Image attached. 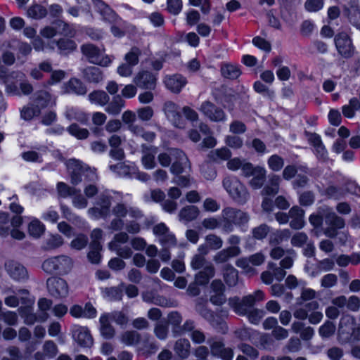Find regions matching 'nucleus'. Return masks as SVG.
<instances>
[{"instance_id": "obj_38", "label": "nucleus", "mask_w": 360, "mask_h": 360, "mask_svg": "<svg viewBox=\"0 0 360 360\" xmlns=\"http://www.w3.org/2000/svg\"><path fill=\"white\" fill-rule=\"evenodd\" d=\"M224 278L227 285H236L238 279V271L231 265H226L224 267Z\"/></svg>"}, {"instance_id": "obj_45", "label": "nucleus", "mask_w": 360, "mask_h": 360, "mask_svg": "<svg viewBox=\"0 0 360 360\" xmlns=\"http://www.w3.org/2000/svg\"><path fill=\"white\" fill-rule=\"evenodd\" d=\"M229 303L234 311L239 315H247L251 310L248 306L243 304V301L238 298L230 299Z\"/></svg>"}, {"instance_id": "obj_40", "label": "nucleus", "mask_w": 360, "mask_h": 360, "mask_svg": "<svg viewBox=\"0 0 360 360\" xmlns=\"http://www.w3.org/2000/svg\"><path fill=\"white\" fill-rule=\"evenodd\" d=\"M221 75L231 79H237L241 74L240 69L233 64H224L221 68Z\"/></svg>"}, {"instance_id": "obj_8", "label": "nucleus", "mask_w": 360, "mask_h": 360, "mask_svg": "<svg viewBox=\"0 0 360 360\" xmlns=\"http://www.w3.org/2000/svg\"><path fill=\"white\" fill-rule=\"evenodd\" d=\"M111 197L104 193L101 194L96 201V205L88 210L89 214L94 219H105L110 215Z\"/></svg>"}, {"instance_id": "obj_18", "label": "nucleus", "mask_w": 360, "mask_h": 360, "mask_svg": "<svg viewBox=\"0 0 360 360\" xmlns=\"http://www.w3.org/2000/svg\"><path fill=\"white\" fill-rule=\"evenodd\" d=\"M74 340L81 346L84 347H90L94 342L93 338L89 330L86 327L75 326L72 331Z\"/></svg>"}, {"instance_id": "obj_43", "label": "nucleus", "mask_w": 360, "mask_h": 360, "mask_svg": "<svg viewBox=\"0 0 360 360\" xmlns=\"http://www.w3.org/2000/svg\"><path fill=\"white\" fill-rule=\"evenodd\" d=\"M56 45L62 54H68L77 48L76 43L71 39H61L56 42Z\"/></svg>"}, {"instance_id": "obj_31", "label": "nucleus", "mask_w": 360, "mask_h": 360, "mask_svg": "<svg viewBox=\"0 0 360 360\" xmlns=\"http://www.w3.org/2000/svg\"><path fill=\"white\" fill-rule=\"evenodd\" d=\"M52 101V96L49 92L45 90H40L34 94V105L40 109L46 108Z\"/></svg>"}, {"instance_id": "obj_16", "label": "nucleus", "mask_w": 360, "mask_h": 360, "mask_svg": "<svg viewBox=\"0 0 360 360\" xmlns=\"http://www.w3.org/2000/svg\"><path fill=\"white\" fill-rule=\"evenodd\" d=\"M141 163L146 169H152L155 165V155L158 150V148L147 144L141 145Z\"/></svg>"}, {"instance_id": "obj_3", "label": "nucleus", "mask_w": 360, "mask_h": 360, "mask_svg": "<svg viewBox=\"0 0 360 360\" xmlns=\"http://www.w3.org/2000/svg\"><path fill=\"white\" fill-rule=\"evenodd\" d=\"M73 265L74 262L71 257L67 255H59L44 260L41 268L49 274L65 275L72 270Z\"/></svg>"}, {"instance_id": "obj_42", "label": "nucleus", "mask_w": 360, "mask_h": 360, "mask_svg": "<svg viewBox=\"0 0 360 360\" xmlns=\"http://www.w3.org/2000/svg\"><path fill=\"white\" fill-rule=\"evenodd\" d=\"M44 225L39 219H34L29 224V233L34 238H39L44 233Z\"/></svg>"}, {"instance_id": "obj_50", "label": "nucleus", "mask_w": 360, "mask_h": 360, "mask_svg": "<svg viewBox=\"0 0 360 360\" xmlns=\"http://www.w3.org/2000/svg\"><path fill=\"white\" fill-rule=\"evenodd\" d=\"M101 245L97 243H90V251L87 255V257L92 264H98L101 260L100 251Z\"/></svg>"}, {"instance_id": "obj_27", "label": "nucleus", "mask_w": 360, "mask_h": 360, "mask_svg": "<svg viewBox=\"0 0 360 360\" xmlns=\"http://www.w3.org/2000/svg\"><path fill=\"white\" fill-rule=\"evenodd\" d=\"M175 354L181 359H187L191 354V343L186 338H180L174 345Z\"/></svg>"}, {"instance_id": "obj_6", "label": "nucleus", "mask_w": 360, "mask_h": 360, "mask_svg": "<svg viewBox=\"0 0 360 360\" xmlns=\"http://www.w3.org/2000/svg\"><path fill=\"white\" fill-rule=\"evenodd\" d=\"M70 176V182L73 185H77L82 181V176L88 177L91 176L92 179L96 176L86 165H84L79 160L75 159L69 160L66 163Z\"/></svg>"}, {"instance_id": "obj_57", "label": "nucleus", "mask_w": 360, "mask_h": 360, "mask_svg": "<svg viewBox=\"0 0 360 360\" xmlns=\"http://www.w3.org/2000/svg\"><path fill=\"white\" fill-rule=\"evenodd\" d=\"M167 319L169 323L171 324L173 327V333H178V330L179 329L180 325L183 320L181 314L176 311H172L168 314Z\"/></svg>"}, {"instance_id": "obj_33", "label": "nucleus", "mask_w": 360, "mask_h": 360, "mask_svg": "<svg viewBox=\"0 0 360 360\" xmlns=\"http://www.w3.org/2000/svg\"><path fill=\"white\" fill-rule=\"evenodd\" d=\"M124 101L121 98L120 96H114L112 100L109 103L105 110L109 115L115 116L119 115L122 109L124 107Z\"/></svg>"}, {"instance_id": "obj_55", "label": "nucleus", "mask_w": 360, "mask_h": 360, "mask_svg": "<svg viewBox=\"0 0 360 360\" xmlns=\"http://www.w3.org/2000/svg\"><path fill=\"white\" fill-rule=\"evenodd\" d=\"M141 52L139 48L132 47L130 51L128 52L124 56L126 63L134 67L136 65L139 63V56L141 55Z\"/></svg>"}, {"instance_id": "obj_44", "label": "nucleus", "mask_w": 360, "mask_h": 360, "mask_svg": "<svg viewBox=\"0 0 360 360\" xmlns=\"http://www.w3.org/2000/svg\"><path fill=\"white\" fill-rule=\"evenodd\" d=\"M264 292L260 290H257L253 294L243 297L241 300L243 304L248 306L251 309L257 302L264 300Z\"/></svg>"}, {"instance_id": "obj_30", "label": "nucleus", "mask_w": 360, "mask_h": 360, "mask_svg": "<svg viewBox=\"0 0 360 360\" xmlns=\"http://www.w3.org/2000/svg\"><path fill=\"white\" fill-rule=\"evenodd\" d=\"M99 322L101 324V333L105 339H111L115 334L113 326L110 323L109 316L102 314L100 317Z\"/></svg>"}, {"instance_id": "obj_29", "label": "nucleus", "mask_w": 360, "mask_h": 360, "mask_svg": "<svg viewBox=\"0 0 360 360\" xmlns=\"http://www.w3.org/2000/svg\"><path fill=\"white\" fill-rule=\"evenodd\" d=\"M215 269L212 264H207L202 271L195 276V280L199 285H206L214 276Z\"/></svg>"}, {"instance_id": "obj_52", "label": "nucleus", "mask_w": 360, "mask_h": 360, "mask_svg": "<svg viewBox=\"0 0 360 360\" xmlns=\"http://www.w3.org/2000/svg\"><path fill=\"white\" fill-rule=\"evenodd\" d=\"M202 226L207 230H214L219 228L222 229V217L218 219L214 217H210L202 221Z\"/></svg>"}, {"instance_id": "obj_35", "label": "nucleus", "mask_w": 360, "mask_h": 360, "mask_svg": "<svg viewBox=\"0 0 360 360\" xmlns=\"http://www.w3.org/2000/svg\"><path fill=\"white\" fill-rule=\"evenodd\" d=\"M305 308H298L293 312V316L298 320H305L308 319L309 311L317 310L319 307V304L316 301H311L305 304Z\"/></svg>"}, {"instance_id": "obj_4", "label": "nucleus", "mask_w": 360, "mask_h": 360, "mask_svg": "<svg viewBox=\"0 0 360 360\" xmlns=\"http://www.w3.org/2000/svg\"><path fill=\"white\" fill-rule=\"evenodd\" d=\"M223 186L231 198L240 205L245 204L250 193L247 187L236 177H226L223 180Z\"/></svg>"}, {"instance_id": "obj_2", "label": "nucleus", "mask_w": 360, "mask_h": 360, "mask_svg": "<svg viewBox=\"0 0 360 360\" xmlns=\"http://www.w3.org/2000/svg\"><path fill=\"white\" fill-rule=\"evenodd\" d=\"M222 217V232L229 233L234 230V226H246L250 217L249 214L240 209L226 207L221 211Z\"/></svg>"}, {"instance_id": "obj_58", "label": "nucleus", "mask_w": 360, "mask_h": 360, "mask_svg": "<svg viewBox=\"0 0 360 360\" xmlns=\"http://www.w3.org/2000/svg\"><path fill=\"white\" fill-rule=\"evenodd\" d=\"M201 174L207 180H212L217 176L214 167L209 162H203L200 166Z\"/></svg>"}, {"instance_id": "obj_5", "label": "nucleus", "mask_w": 360, "mask_h": 360, "mask_svg": "<svg viewBox=\"0 0 360 360\" xmlns=\"http://www.w3.org/2000/svg\"><path fill=\"white\" fill-rule=\"evenodd\" d=\"M81 51L90 63L102 67H108L112 60L110 56L103 55L105 49H101L93 44H83L81 46Z\"/></svg>"}, {"instance_id": "obj_1", "label": "nucleus", "mask_w": 360, "mask_h": 360, "mask_svg": "<svg viewBox=\"0 0 360 360\" xmlns=\"http://www.w3.org/2000/svg\"><path fill=\"white\" fill-rule=\"evenodd\" d=\"M115 218L111 220L107 229L111 232L122 231L124 228L123 218L129 216L131 219L139 220L144 216L143 212L137 207L129 206L122 202L115 204L111 209Z\"/></svg>"}, {"instance_id": "obj_9", "label": "nucleus", "mask_w": 360, "mask_h": 360, "mask_svg": "<svg viewBox=\"0 0 360 360\" xmlns=\"http://www.w3.org/2000/svg\"><path fill=\"white\" fill-rule=\"evenodd\" d=\"M49 293L56 299H63L69 294V285L67 281L59 277H50L46 281Z\"/></svg>"}, {"instance_id": "obj_32", "label": "nucleus", "mask_w": 360, "mask_h": 360, "mask_svg": "<svg viewBox=\"0 0 360 360\" xmlns=\"http://www.w3.org/2000/svg\"><path fill=\"white\" fill-rule=\"evenodd\" d=\"M266 171L264 168L257 166V169L252 175L249 184L253 189H259L262 187L266 181Z\"/></svg>"}, {"instance_id": "obj_11", "label": "nucleus", "mask_w": 360, "mask_h": 360, "mask_svg": "<svg viewBox=\"0 0 360 360\" xmlns=\"http://www.w3.org/2000/svg\"><path fill=\"white\" fill-rule=\"evenodd\" d=\"M200 110L212 122H220L226 120L225 112L210 101L203 102L200 108Z\"/></svg>"}, {"instance_id": "obj_12", "label": "nucleus", "mask_w": 360, "mask_h": 360, "mask_svg": "<svg viewBox=\"0 0 360 360\" xmlns=\"http://www.w3.org/2000/svg\"><path fill=\"white\" fill-rule=\"evenodd\" d=\"M5 269L13 280L24 282L29 278L27 269L20 263L10 260L5 263Z\"/></svg>"}, {"instance_id": "obj_46", "label": "nucleus", "mask_w": 360, "mask_h": 360, "mask_svg": "<svg viewBox=\"0 0 360 360\" xmlns=\"http://www.w3.org/2000/svg\"><path fill=\"white\" fill-rule=\"evenodd\" d=\"M68 131L78 139H86L89 136L87 129L81 128L77 124H72L68 129Z\"/></svg>"}, {"instance_id": "obj_7", "label": "nucleus", "mask_w": 360, "mask_h": 360, "mask_svg": "<svg viewBox=\"0 0 360 360\" xmlns=\"http://www.w3.org/2000/svg\"><path fill=\"white\" fill-rule=\"evenodd\" d=\"M119 231L115 234L112 240L108 243V248L110 250L115 252L120 257L129 259L133 255L132 249L128 245H122L129 241V236L127 232Z\"/></svg>"}, {"instance_id": "obj_14", "label": "nucleus", "mask_w": 360, "mask_h": 360, "mask_svg": "<svg viewBox=\"0 0 360 360\" xmlns=\"http://www.w3.org/2000/svg\"><path fill=\"white\" fill-rule=\"evenodd\" d=\"M162 110L172 124L179 128L183 127V119L179 111V106L171 101L163 104Z\"/></svg>"}, {"instance_id": "obj_36", "label": "nucleus", "mask_w": 360, "mask_h": 360, "mask_svg": "<svg viewBox=\"0 0 360 360\" xmlns=\"http://www.w3.org/2000/svg\"><path fill=\"white\" fill-rule=\"evenodd\" d=\"M291 236L289 229L277 230L269 236V244L271 245H278L283 241L288 240Z\"/></svg>"}, {"instance_id": "obj_13", "label": "nucleus", "mask_w": 360, "mask_h": 360, "mask_svg": "<svg viewBox=\"0 0 360 360\" xmlns=\"http://www.w3.org/2000/svg\"><path fill=\"white\" fill-rule=\"evenodd\" d=\"M335 43L339 53L345 58H350L354 53L349 37L345 32H341L335 36Z\"/></svg>"}, {"instance_id": "obj_17", "label": "nucleus", "mask_w": 360, "mask_h": 360, "mask_svg": "<svg viewBox=\"0 0 360 360\" xmlns=\"http://www.w3.org/2000/svg\"><path fill=\"white\" fill-rule=\"evenodd\" d=\"M171 155L176 159L171 167V172L173 174H179L182 173L186 168L190 167V162L186 154L181 150L172 149Z\"/></svg>"}, {"instance_id": "obj_28", "label": "nucleus", "mask_w": 360, "mask_h": 360, "mask_svg": "<svg viewBox=\"0 0 360 360\" xmlns=\"http://www.w3.org/2000/svg\"><path fill=\"white\" fill-rule=\"evenodd\" d=\"M281 178L279 176L273 174L269 176V183L261 191L263 196L275 195L279 191Z\"/></svg>"}, {"instance_id": "obj_62", "label": "nucleus", "mask_w": 360, "mask_h": 360, "mask_svg": "<svg viewBox=\"0 0 360 360\" xmlns=\"http://www.w3.org/2000/svg\"><path fill=\"white\" fill-rule=\"evenodd\" d=\"M207 343L210 345L212 355L217 357L225 347L224 344L221 341L214 340V338H210L207 340Z\"/></svg>"}, {"instance_id": "obj_63", "label": "nucleus", "mask_w": 360, "mask_h": 360, "mask_svg": "<svg viewBox=\"0 0 360 360\" xmlns=\"http://www.w3.org/2000/svg\"><path fill=\"white\" fill-rule=\"evenodd\" d=\"M238 347L244 354L248 356L252 360L257 359L259 356V352L257 349L250 345L242 343L240 344Z\"/></svg>"}, {"instance_id": "obj_39", "label": "nucleus", "mask_w": 360, "mask_h": 360, "mask_svg": "<svg viewBox=\"0 0 360 360\" xmlns=\"http://www.w3.org/2000/svg\"><path fill=\"white\" fill-rule=\"evenodd\" d=\"M360 109V102L356 98H352L349 100V104L342 107V114L347 118L354 117L355 111Z\"/></svg>"}, {"instance_id": "obj_26", "label": "nucleus", "mask_w": 360, "mask_h": 360, "mask_svg": "<svg viewBox=\"0 0 360 360\" xmlns=\"http://www.w3.org/2000/svg\"><path fill=\"white\" fill-rule=\"evenodd\" d=\"M82 77L90 83H99L103 79V72L98 67L89 66L82 70Z\"/></svg>"}, {"instance_id": "obj_47", "label": "nucleus", "mask_w": 360, "mask_h": 360, "mask_svg": "<svg viewBox=\"0 0 360 360\" xmlns=\"http://www.w3.org/2000/svg\"><path fill=\"white\" fill-rule=\"evenodd\" d=\"M27 13V15L32 18L41 19L46 15L47 10L41 5L35 4L28 8Z\"/></svg>"}, {"instance_id": "obj_49", "label": "nucleus", "mask_w": 360, "mask_h": 360, "mask_svg": "<svg viewBox=\"0 0 360 360\" xmlns=\"http://www.w3.org/2000/svg\"><path fill=\"white\" fill-rule=\"evenodd\" d=\"M205 240L211 250H219L223 245V240L221 238L214 233L207 235Z\"/></svg>"}, {"instance_id": "obj_24", "label": "nucleus", "mask_w": 360, "mask_h": 360, "mask_svg": "<svg viewBox=\"0 0 360 360\" xmlns=\"http://www.w3.org/2000/svg\"><path fill=\"white\" fill-rule=\"evenodd\" d=\"M63 89L65 94H75L77 95H84L87 92L86 86L77 78H71L68 82L64 83Z\"/></svg>"}, {"instance_id": "obj_23", "label": "nucleus", "mask_w": 360, "mask_h": 360, "mask_svg": "<svg viewBox=\"0 0 360 360\" xmlns=\"http://www.w3.org/2000/svg\"><path fill=\"white\" fill-rule=\"evenodd\" d=\"M321 213L324 216L326 223L338 229L344 228L345 223L344 219L338 216L330 208L324 206L321 209Z\"/></svg>"}, {"instance_id": "obj_61", "label": "nucleus", "mask_w": 360, "mask_h": 360, "mask_svg": "<svg viewBox=\"0 0 360 360\" xmlns=\"http://www.w3.org/2000/svg\"><path fill=\"white\" fill-rule=\"evenodd\" d=\"M57 191L58 195L62 198H67L68 196H72L76 192H77V189L75 187L69 186L68 184L63 182H58L57 184Z\"/></svg>"}, {"instance_id": "obj_25", "label": "nucleus", "mask_w": 360, "mask_h": 360, "mask_svg": "<svg viewBox=\"0 0 360 360\" xmlns=\"http://www.w3.org/2000/svg\"><path fill=\"white\" fill-rule=\"evenodd\" d=\"M241 253L240 247H228L219 251L213 257L216 264H223L230 259L238 256Z\"/></svg>"}, {"instance_id": "obj_10", "label": "nucleus", "mask_w": 360, "mask_h": 360, "mask_svg": "<svg viewBox=\"0 0 360 360\" xmlns=\"http://www.w3.org/2000/svg\"><path fill=\"white\" fill-rule=\"evenodd\" d=\"M133 82L140 89L151 91L156 87L157 77L150 71L141 70L134 77Z\"/></svg>"}, {"instance_id": "obj_64", "label": "nucleus", "mask_w": 360, "mask_h": 360, "mask_svg": "<svg viewBox=\"0 0 360 360\" xmlns=\"http://www.w3.org/2000/svg\"><path fill=\"white\" fill-rule=\"evenodd\" d=\"M268 165L273 171L278 172L283 167L284 161L281 157L273 155L268 160Z\"/></svg>"}, {"instance_id": "obj_51", "label": "nucleus", "mask_w": 360, "mask_h": 360, "mask_svg": "<svg viewBox=\"0 0 360 360\" xmlns=\"http://www.w3.org/2000/svg\"><path fill=\"white\" fill-rule=\"evenodd\" d=\"M102 292L110 300H120L122 296V290L118 287L105 288L102 289Z\"/></svg>"}, {"instance_id": "obj_34", "label": "nucleus", "mask_w": 360, "mask_h": 360, "mask_svg": "<svg viewBox=\"0 0 360 360\" xmlns=\"http://www.w3.org/2000/svg\"><path fill=\"white\" fill-rule=\"evenodd\" d=\"M200 211L198 208L193 205H188L183 207L179 213V220L186 222L195 220L199 215Z\"/></svg>"}, {"instance_id": "obj_15", "label": "nucleus", "mask_w": 360, "mask_h": 360, "mask_svg": "<svg viewBox=\"0 0 360 360\" xmlns=\"http://www.w3.org/2000/svg\"><path fill=\"white\" fill-rule=\"evenodd\" d=\"M343 13L352 24L360 29V4L358 0H349L343 6Z\"/></svg>"}, {"instance_id": "obj_59", "label": "nucleus", "mask_w": 360, "mask_h": 360, "mask_svg": "<svg viewBox=\"0 0 360 360\" xmlns=\"http://www.w3.org/2000/svg\"><path fill=\"white\" fill-rule=\"evenodd\" d=\"M335 325L330 321H326L319 330V335L323 338H328L332 336L335 331Z\"/></svg>"}, {"instance_id": "obj_54", "label": "nucleus", "mask_w": 360, "mask_h": 360, "mask_svg": "<svg viewBox=\"0 0 360 360\" xmlns=\"http://www.w3.org/2000/svg\"><path fill=\"white\" fill-rule=\"evenodd\" d=\"M41 110L35 105H27L22 108L20 114L21 117L25 120H30L34 117L39 115Z\"/></svg>"}, {"instance_id": "obj_37", "label": "nucleus", "mask_w": 360, "mask_h": 360, "mask_svg": "<svg viewBox=\"0 0 360 360\" xmlns=\"http://www.w3.org/2000/svg\"><path fill=\"white\" fill-rule=\"evenodd\" d=\"M89 100L91 103L101 106H104L108 103L110 101L109 96L104 91H94L88 95Z\"/></svg>"}, {"instance_id": "obj_60", "label": "nucleus", "mask_w": 360, "mask_h": 360, "mask_svg": "<svg viewBox=\"0 0 360 360\" xmlns=\"http://www.w3.org/2000/svg\"><path fill=\"white\" fill-rule=\"evenodd\" d=\"M72 202L73 206L78 209H84L88 205V200L81 193L79 189H77V192L72 195Z\"/></svg>"}, {"instance_id": "obj_41", "label": "nucleus", "mask_w": 360, "mask_h": 360, "mask_svg": "<svg viewBox=\"0 0 360 360\" xmlns=\"http://www.w3.org/2000/svg\"><path fill=\"white\" fill-rule=\"evenodd\" d=\"M141 335L134 330H128L124 332L121 336V342L127 345H134L140 342Z\"/></svg>"}, {"instance_id": "obj_20", "label": "nucleus", "mask_w": 360, "mask_h": 360, "mask_svg": "<svg viewBox=\"0 0 360 360\" xmlns=\"http://www.w3.org/2000/svg\"><path fill=\"white\" fill-rule=\"evenodd\" d=\"M356 324V319L354 316L344 313L342 314L339 322L338 337L341 341L344 334L349 335Z\"/></svg>"}, {"instance_id": "obj_19", "label": "nucleus", "mask_w": 360, "mask_h": 360, "mask_svg": "<svg viewBox=\"0 0 360 360\" xmlns=\"http://www.w3.org/2000/svg\"><path fill=\"white\" fill-rule=\"evenodd\" d=\"M166 87L174 94H179L187 84L186 79L181 75L166 76L164 79Z\"/></svg>"}, {"instance_id": "obj_53", "label": "nucleus", "mask_w": 360, "mask_h": 360, "mask_svg": "<svg viewBox=\"0 0 360 360\" xmlns=\"http://www.w3.org/2000/svg\"><path fill=\"white\" fill-rule=\"evenodd\" d=\"M10 218L8 214L0 212V236H7L10 233Z\"/></svg>"}, {"instance_id": "obj_48", "label": "nucleus", "mask_w": 360, "mask_h": 360, "mask_svg": "<svg viewBox=\"0 0 360 360\" xmlns=\"http://www.w3.org/2000/svg\"><path fill=\"white\" fill-rule=\"evenodd\" d=\"M231 156V152L227 148H221L212 150L209 154V157L214 161L217 160H226L230 158Z\"/></svg>"}, {"instance_id": "obj_21", "label": "nucleus", "mask_w": 360, "mask_h": 360, "mask_svg": "<svg viewBox=\"0 0 360 360\" xmlns=\"http://www.w3.org/2000/svg\"><path fill=\"white\" fill-rule=\"evenodd\" d=\"M95 4L104 20L110 24H121V18L104 2L98 0Z\"/></svg>"}, {"instance_id": "obj_22", "label": "nucleus", "mask_w": 360, "mask_h": 360, "mask_svg": "<svg viewBox=\"0 0 360 360\" xmlns=\"http://www.w3.org/2000/svg\"><path fill=\"white\" fill-rule=\"evenodd\" d=\"M291 219L290 226L293 229H301L304 226V211L298 206H293L289 210Z\"/></svg>"}, {"instance_id": "obj_56", "label": "nucleus", "mask_w": 360, "mask_h": 360, "mask_svg": "<svg viewBox=\"0 0 360 360\" xmlns=\"http://www.w3.org/2000/svg\"><path fill=\"white\" fill-rule=\"evenodd\" d=\"M316 297V292L307 288H303L301 290L300 296L297 299V303L300 305L307 301H311Z\"/></svg>"}]
</instances>
